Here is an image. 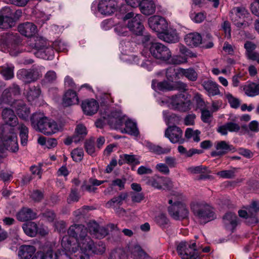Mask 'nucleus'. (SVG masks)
Returning <instances> with one entry per match:
<instances>
[{
	"label": "nucleus",
	"mask_w": 259,
	"mask_h": 259,
	"mask_svg": "<svg viewBox=\"0 0 259 259\" xmlns=\"http://www.w3.org/2000/svg\"><path fill=\"white\" fill-rule=\"evenodd\" d=\"M68 234L71 242L72 239H75L76 244H74L79 250L88 252L90 251L94 245V241L88 235L87 228L84 225L74 224L71 226L68 230Z\"/></svg>",
	"instance_id": "1"
},
{
	"label": "nucleus",
	"mask_w": 259,
	"mask_h": 259,
	"mask_svg": "<svg viewBox=\"0 0 259 259\" xmlns=\"http://www.w3.org/2000/svg\"><path fill=\"white\" fill-rule=\"evenodd\" d=\"M31 126L45 135H52L61 130V126L54 120L49 118L41 113H34L30 117Z\"/></svg>",
	"instance_id": "2"
},
{
	"label": "nucleus",
	"mask_w": 259,
	"mask_h": 259,
	"mask_svg": "<svg viewBox=\"0 0 259 259\" xmlns=\"http://www.w3.org/2000/svg\"><path fill=\"white\" fill-rule=\"evenodd\" d=\"M187 198L182 193L175 192L169 199L168 212L176 220H183L188 218L189 210L186 203Z\"/></svg>",
	"instance_id": "3"
},
{
	"label": "nucleus",
	"mask_w": 259,
	"mask_h": 259,
	"mask_svg": "<svg viewBox=\"0 0 259 259\" xmlns=\"http://www.w3.org/2000/svg\"><path fill=\"white\" fill-rule=\"evenodd\" d=\"M190 208L194 215L201 224H205L216 218L213 208L203 202H192Z\"/></svg>",
	"instance_id": "4"
},
{
	"label": "nucleus",
	"mask_w": 259,
	"mask_h": 259,
	"mask_svg": "<svg viewBox=\"0 0 259 259\" xmlns=\"http://www.w3.org/2000/svg\"><path fill=\"white\" fill-rule=\"evenodd\" d=\"M201 247L195 242L182 241L178 244L177 251L182 259H200Z\"/></svg>",
	"instance_id": "5"
},
{
	"label": "nucleus",
	"mask_w": 259,
	"mask_h": 259,
	"mask_svg": "<svg viewBox=\"0 0 259 259\" xmlns=\"http://www.w3.org/2000/svg\"><path fill=\"white\" fill-rule=\"evenodd\" d=\"M167 102L172 109L186 112L191 109L192 102L189 95L187 93H181L169 98Z\"/></svg>",
	"instance_id": "6"
},
{
	"label": "nucleus",
	"mask_w": 259,
	"mask_h": 259,
	"mask_svg": "<svg viewBox=\"0 0 259 259\" xmlns=\"http://www.w3.org/2000/svg\"><path fill=\"white\" fill-rule=\"evenodd\" d=\"M142 16L140 14H136L133 12L127 13L123 21L126 24L129 30L136 35H142L144 27L142 23Z\"/></svg>",
	"instance_id": "7"
},
{
	"label": "nucleus",
	"mask_w": 259,
	"mask_h": 259,
	"mask_svg": "<svg viewBox=\"0 0 259 259\" xmlns=\"http://www.w3.org/2000/svg\"><path fill=\"white\" fill-rule=\"evenodd\" d=\"M230 17L234 24L239 28L248 26L251 23L249 13L243 7H236L233 9Z\"/></svg>",
	"instance_id": "8"
},
{
	"label": "nucleus",
	"mask_w": 259,
	"mask_h": 259,
	"mask_svg": "<svg viewBox=\"0 0 259 259\" xmlns=\"http://www.w3.org/2000/svg\"><path fill=\"white\" fill-rule=\"evenodd\" d=\"M61 246L65 251L71 253L70 259H90L89 252L79 250L75 244L71 243L70 238L67 235L62 237Z\"/></svg>",
	"instance_id": "9"
},
{
	"label": "nucleus",
	"mask_w": 259,
	"mask_h": 259,
	"mask_svg": "<svg viewBox=\"0 0 259 259\" xmlns=\"http://www.w3.org/2000/svg\"><path fill=\"white\" fill-rule=\"evenodd\" d=\"M244 208L245 209L238 211L239 215L241 218H245L249 225L256 224L258 222L257 212L259 211V202L254 201L250 206Z\"/></svg>",
	"instance_id": "10"
},
{
	"label": "nucleus",
	"mask_w": 259,
	"mask_h": 259,
	"mask_svg": "<svg viewBox=\"0 0 259 259\" xmlns=\"http://www.w3.org/2000/svg\"><path fill=\"white\" fill-rule=\"evenodd\" d=\"M8 132L4 130L2 134V141L6 149L13 152L19 149L17 137L13 127L8 129Z\"/></svg>",
	"instance_id": "11"
},
{
	"label": "nucleus",
	"mask_w": 259,
	"mask_h": 259,
	"mask_svg": "<svg viewBox=\"0 0 259 259\" xmlns=\"http://www.w3.org/2000/svg\"><path fill=\"white\" fill-rule=\"evenodd\" d=\"M150 52L154 58L163 61L169 60L171 56L169 49L159 42L152 43L150 48Z\"/></svg>",
	"instance_id": "12"
},
{
	"label": "nucleus",
	"mask_w": 259,
	"mask_h": 259,
	"mask_svg": "<svg viewBox=\"0 0 259 259\" xmlns=\"http://www.w3.org/2000/svg\"><path fill=\"white\" fill-rule=\"evenodd\" d=\"M40 68L33 67L31 69H22L17 72V77L25 83H30L37 80L40 76Z\"/></svg>",
	"instance_id": "13"
},
{
	"label": "nucleus",
	"mask_w": 259,
	"mask_h": 259,
	"mask_svg": "<svg viewBox=\"0 0 259 259\" xmlns=\"http://www.w3.org/2000/svg\"><path fill=\"white\" fill-rule=\"evenodd\" d=\"M148 25L152 30L157 32V35L165 30L168 26L166 20L158 15L150 17L148 19Z\"/></svg>",
	"instance_id": "14"
},
{
	"label": "nucleus",
	"mask_w": 259,
	"mask_h": 259,
	"mask_svg": "<svg viewBox=\"0 0 259 259\" xmlns=\"http://www.w3.org/2000/svg\"><path fill=\"white\" fill-rule=\"evenodd\" d=\"M165 137L174 144H182L184 143L185 139L183 138V131L177 126H169L165 131Z\"/></svg>",
	"instance_id": "15"
},
{
	"label": "nucleus",
	"mask_w": 259,
	"mask_h": 259,
	"mask_svg": "<svg viewBox=\"0 0 259 259\" xmlns=\"http://www.w3.org/2000/svg\"><path fill=\"white\" fill-rule=\"evenodd\" d=\"M146 180L147 185L159 190L161 189L163 186L167 187H170L172 186V182L170 179L158 175L148 177Z\"/></svg>",
	"instance_id": "16"
},
{
	"label": "nucleus",
	"mask_w": 259,
	"mask_h": 259,
	"mask_svg": "<svg viewBox=\"0 0 259 259\" xmlns=\"http://www.w3.org/2000/svg\"><path fill=\"white\" fill-rule=\"evenodd\" d=\"M117 2L116 0H101L98 6V9L102 14L110 15L117 10Z\"/></svg>",
	"instance_id": "17"
},
{
	"label": "nucleus",
	"mask_w": 259,
	"mask_h": 259,
	"mask_svg": "<svg viewBox=\"0 0 259 259\" xmlns=\"http://www.w3.org/2000/svg\"><path fill=\"white\" fill-rule=\"evenodd\" d=\"M87 228V231L88 230L90 234L96 238H103L108 234L107 229L103 227H100L99 225L94 221L88 223Z\"/></svg>",
	"instance_id": "18"
},
{
	"label": "nucleus",
	"mask_w": 259,
	"mask_h": 259,
	"mask_svg": "<svg viewBox=\"0 0 259 259\" xmlns=\"http://www.w3.org/2000/svg\"><path fill=\"white\" fill-rule=\"evenodd\" d=\"M14 14L10 9L6 8L0 12V28L6 29L14 25Z\"/></svg>",
	"instance_id": "19"
},
{
	"label": "nucleus",
	"mask_w": 259,
	"mask_h": 259,
	"mask_svg": "<svg viewBox=\"0 0 259 259\" xmlns=\"http://www.w3.org/2000/svg\"><path fill=\"white\" fill-rule=\"evenodd\" d=\"M128 197V194L127 193H121L118 196L114 197L109 201H108L105 206L107 208H113L115 211V212L119 214L120 213H124L125 212V210L122 208L117 207V206H120L122 205L123 201L125 200Z\"/></svg>",
	"instance_id": "20"
},
{
	"label": "nucleus",
	"mask_w": 259,
	"mask_h": 259,
	"mask_svg": "<svg viewBox=\"0 0 259 259\" xmlns=\"http://www.w3.org/2000/svg\"><path fill=\"white\" fill-rule=\"evenodd\" d=\"M20 94V91L19 86L16 84H13L12 87L3 92L1 98V103L10 104L12 99Z\"/></svg>",
	"instance_id": "21"
},
{
	"label": "nucleus",
	"mask_w": 259,
	"mask_h": 259,
	"mask_svg": "<svg viewBox=\"0 0 259 259\" xmlns=\"http://www.w3.org/2000/svg\"><path fill=\"white\" fill-rule=\"evenodd\" d=\"M158 37L168 43H175L179 40V37L175 29L167 27L162 33L158 34Z\"/></svg>",
	"instance_id": "22"
},
{
	"label": "nucleus",
	"mask_w": 259,
	"mask_h": 259,
	"mask_svg": "<svg viewBox=\"0 0 259 259\" xmlns=\"http://www.w3.org/2000/svg\"><path fill=\"white\" fill-rule=\"evenodd\" d=\"M2 117L6 124L9 125L6 127L7 130L5 128L6 131H8V129L10 127L15 126L18 123V119L14 111L10 109L5 108L3 110Z\"/></svg>",
	"instance_id": "23"
},
{
	"label": "nucleus",
	"mask_w": 259,
	"mask_h": 259,
	"mask_svg": "<svg viewBox=\"0 0 259 259\" xmlns=\"http://www.w3.org/2000/svg\"><path fill=\"white\" fill-rule=\"evenodd\" d=\"M223 222L225 228L233 232L238 224V219L235 213L228 212L223 217Z\"/></svg>",
	"instance_id": "24"
},
{
	"label": "nucleus",
	"mask_w": 259,
	"mask_h": 259,
	"mask_svg": "<svg viewBox=\"0 0 259 259\" xmlns=\"http://www.w3.org/2000/svg\"><path fill=\"white\" fill-rule=\"evenodd\" d=\"M81 108L85 114L92 115L97 112L99 104L94 99L87 100L82 102Z\"/></svg>",
	"instance_id": "25"
},
{
	"label": "nucleus",
	"mask_w": 259,
	"mask_h": 259,
	"mask_svg": "<svg viewBox=\"0 0 259 259\" xmlns=\"http://www.w3.org/2000/svg\"><path fill=\"white\" fill-rule=\"evenodd\" d=\"M202 85L207 93L208 96H214L220 95L221 92L219 89V85L211 80L204 81Z\"/></svg>",
	"instance_id": "26"
},
{
	"label": "nucleus",
	"mask_w": 259,
	"mask_h": 259,
	"mask_svg": "<svg viewBox=\"0 0 259 259\" xmlns=\"http://www.w3.org/2000/svg\"><path fill=\"white\" fill-rule=\"evenodd\" d=\"M13 107L15 108L17 114L19 117L23 120L28 119L30 114V110L22 101H17L13 103Z\"/></svg>",
	"instance_id": "27"
},
{
	"label": "nucleus",
	"mask_w": 259,
	"mask_h": 259,
	"mask_svg": "<svg viewBox=\"0 0 259 259\" xmlns=\"http://www.w3.org/2000/svg\"><path fill=\"white\" fill-rule=\"evenodd\" d=\"M18 31L22 35L27 37L33 36L36 32V26L31 22L21 24L18 26Z\"/></svg>",
	"instance_id": "28"
},
{
	"label": "nucleus",
	"mask_w": 259,
	"mask_h": 259,
	"mask_svg": "<svg viewBox=\"0 0 259 259\" xmlns=\"http://www.w3.org/2000/svg\"><path fill=\"white\" fill-rule=\"evenodd\" d=\"M217 151L212 152V156H221L233 149V146L225 141L218 142L215 146Z\"/></svg>",
	"instance_id": "29"
},
{
	"label": "nucleus",
	"mask_w": 259,
	"mask_h": 259,
	"mask_svg": "<svg viewBox=\"0 0 259 259\" xmlns=\"http://www.w3.org/2000/svg\"><path fill=\"white\" fill-rule=\"evenodd\" d=\"M240 130V126L234 122H228L224 125L220 126L217 131L222 135H227L228 132H238Z\"/></svg>",
	"instance_id": "30"
},
{
	"label": "nucleus",
	"mask_w": 259,
	"mask_h": 259,
	"mask_svg": "<svg viewBox=\"0 0 259 259\" xmlns=\"http://www.w3.org/2000/svg\"><path fill=\"white\" fill-rule=\"evenodd\" d=\"M105 119L107 120V124L112 128H118L122 125V119L118 112H112L111 115H106Z\"/></svg>",
	"instance_id": "31"
},
{
	"label": "nucleus",
	"mask_w": 259,
	"mask_h": 259,
	"mask_svg": "<svg viewBox=\"0 0 259 259\" xmlns=\"http://www.w3.org/2000/svg\"><path fill=\"white\" fill-rule=\"evenodd\" d=\"M35 248L32 245H21L18 250V256L21 259H29L35 253Z\"/></svg>",
	"instance_id": "32"
},
{
	"label": "nucleus",
	"mask_w": 259,
	"mask_h": 259,
	"mask_svg": "<svg viewBox=\"0 0 259 259\" xmlns=\"http://www.w3.org/2000/svg\"><path fill=\"white\" fill-rule=\"evenodd\" d=\"M142 13L145 15H150L155 11V6L152 0H142L139 6Z\"/></svg>",
	"instance_id": "33"
},
{
	"label": "nucleus",
	"mask_w": 259,
	"mask_h": 259,
	"mask_svg": "<svg viewBox=\"0 0 259 259\" xmlns=\"http://www.w3.org/2000/svg\"><path fill=\"white\" fill-rule=\"evenodd\" d=\"M78 102L79 99L75 92L69 90L65 93L63 100V106H69L77 104Z\"/></svg>",
	"instance_id": "34"
},
{
	"label": "nucleus",
	"mask_w": 259,
	"mask_h": 259,
	"mask_svg": "<svg viewBox=\"0 0 259 259\" xmlns=\"http://www.w3.org/2000/svg\"><path fill=\"white\" fill-rule=\"evenodd\" d=\"M36 215V213L31 209L24 207L17 213V218L21 222H25L34 219Z\"/></svg>",
	"instance_id": "35"
},
{
	"label": "nucleus",
	"mask_w": 259,
	"mask_h": 259,
	"mask_svg": "<svg viewBox=\"0 0 259 259\" xmlns=\"http://www.w3.org/2000/svg\"><path fill=\"white\" fill-rule=\"evenodd\" d=\"M185 41L190 47H197L201 43L202 37L198 33H190L185 36Z\"/></svg>",
	"instance_id": "36"
},
{
	"label": "nucleus",
	"mask_w": 259,
	"mask_h": 259,
	"mask_svg": "<svg viewBox=\"0 0 259 259\" xmlns=\"http://www.w3.org/2000/svg\"><path fill=\"white\" fill-rule=\"evenodd\" d=\"M132 257L134 259H153L147 254L140 245H137L130 249Z\"/></svg>",
	"instance_id": "37"
},
{
	"label": "nucleus",
	"mask_w": 259,
	"mask_h": 259,
	"mask_svg": "<svg viewBox=\"0 0 259 259\" xmlns=\"http://www.w3.org/2000/svg\"><path fill=\"white\" fill-rule=\"evenodd\" d=\"M53 47H47L46 46L44 49L34 53L35 56L45 60H52L54 56V50Z\"/></svg>",
	"instance_id": "38"
},
{
	"label": "nucleus",
	"mask_w": 259,
	"mask_h": 259,
	"mask_svg": "<svg viewBox=\"0 0 259 259\" xmlns=\"http://www.w3.org/2000/svg\"><path fill=\"white\" fill-rule=\"evenodd\" d=\"M177 73L180 75L186 77L188 80L195 81L198 78V74L195 70L192 68L184 69L179 68L177 69Z\"/></svg>",
	"instance_id": "39"
},
{
	"label": "nucleus",
	"mask_w": 259,
	"mask_h": 259,
	"mask_svg": "<svg viewBox=\"0 0 259 259\" xmlns=\"http://www.w3.org/2000/svg\"><path fill=\"white\" fill-rule=\"evenodd\" d=\"M14 66L12 64H6L0 67V73L6 80L12 79L14 76Z\"/></svg>",
	"instance_id": "40"
},
{
	"label": "nucleus",
	"mask_w": 259,
	"mask_h": 259,
	"mask_svg": "<svg viewBox=\"0 0 259 259\" xmlns=\"http://www.w3.org/2000/svg\"><path fill=\"white\" fill-rule=\"evenodd\" d=\"M24 233L30 237H34L38 232L37 224L33 222H29L24 224L22 226Z\"/></svg>",
	"instance_id": "41"
},
{
	"label": "nucleus",
	"mask_w": 259,
	"mask_h": 259,
	"mask_svg": "<svg viewBox=\"0 0 259 259\" xmlns=\"http://www.w3.org/2000/svg\"><path fill=\"white\" fill-rule=\"evenodd\" d=\"M148 148L151 152L158 155L167 154L171 151V147L167 145L162 147L159 145L150 143L148 145Z\"/></svg>",
	"instance_id": "42"
},
{
	"label": "nucleus",
	"mask_w": 259,
	"mask_h": 259,
	"mask_svg": "<svg viewBox=\"0 0 259 259\" xmlns=\"http://www.w3.org/2000/svg\"><path fill=\"white\" fill-rule=\"evenodd\" d=\"M243 90L245 94L249 97H254L259 95V83H249L245 85Z\"/></svg>",
	"instance_id": "43"
},
{
	"label": "nucleus",
	"mask_w": 259,
	"mask_h": 259,
	"mask_svg": "<svg viewBox=\"0 0 259 259\" xmlns=\"http://www.w3.org/2000/svg\"><path fill=\"white\" fill-rule=\"evenodd\" d=\"M40 94V90L38 87L30 86L26 92V96L30 102L38 98Z\"/></svg>",
	"instance_id": "44"
},
{
	"label": "nucleus",
	"mask_w": 259,
	"mask_h": 259,
	"mask_svg": "<svg viewBox=\"0 0 259 259\" xmlns=\"http://www.w3.org/2000/svg\"><path fill=\"white\" fill-rule=\"evenodd\" d=\"M120 157L121 159L118 160V164L120 165H122L125 161L127 163L134 165H138L140 163L139 160L134 155L122 154Z\"/></svg>",
	"instance_id": "45"
},
{
	"label": "nucleus",
	"mask_w": 259,
	"mask_h": 259,
	"mask_svg": "<svg viewBox=\"0 0 259 259\" xmlns=\"http://www.w3.org/2000/svg\"><path fill=\"white\" fill-rule=\"evenodd\" d=\"M18 130H19L21 144L23 146H25L28 141V128L24 124H20L19 125Z\"/></svg>",
	"instance_id": "46"
},
{
	"label": "nucleus",
	"mask_w": 259,
	"mask_h": 259,
	"mask_svg": "<svg viewBox=\"0 0 259 259\" xmlns=\"http://www.w3.org/2000/svg\"><path fill=\"white\" fill-rule=\"evenodd\" d=\"M125 127L124 130L125 133L132 135H137L139 132L137 127L136 123L131 120H127L125 123Z\"/></svg>",
	"instance_id": "47"
},
{
	"label": "nucleus",
	"mask_w": 259,
	"mask_h": 259,
	"mask_svg": "<svg viewBox=\"0 0 259 259\" xmlns=\"http://www.w3.org/2000/svg\"><path fill=\"white\" fill-rule=\"evenodd\" d=\"M237 168L232 167L229 170H224L219 171L217 173L218 176L223 179H233L235 178Z\"/></svg>",
	"instance_id": "48"
},
{
	"label": "nucleus",
	"mask_w": 259,
	"mask_h": 259,
	"mask_svg": "<svg viewBox=\"0 0 259 259\" xmlns=\"http://www.w3.org/2000/svg\"><path fill=\"white\" fill-rule=\"evenodd\" d=\"M200 133L199 130L194 131L191 128H187L185 131V136L188 139L192 138L194 142H198L200 140Z\"/></svg>",
	"instance_id": "49"
},
{
	"label": "nucleus",
	"mask_w": 259,
	"mask_h": 259,
	"mask_svg": "<svg viewBox=\"0 0 259 259\" xmlns=\"http://www.w3.org/2000/svg\"><path fill=\"white\" fill-rule=\"evenodd\" d=\"M87 135V130L85 126L82 124H78L75 128L74 138L79 139V140L80 141L84 139Z\"/></svg>",
	"instance_id": "50"
},
{
	"label": "nucleus",
	"mask_w": 259,
	"mask_h": 259,
	"mask_svg": "<svg viewBox=\"0 0 259 259\" xmlns=\"http://www.w3.org/2000/svg\"><path fill=\"white\" fill-rule=\"evenodd\" d=\"M108 259H128V257L122 249L118 248L111 252Z\"/></svg>",
	"instance_id": "51"
},
{
	"label": "nucleus",
	"mask_w": 259,
	"mask_h": 259,
	"mask_svg": "<svg viewBox=\"0 0 259 259\" xmlns=\"http://www.w3.org/2000/svg\"><path fill=\"white\" fill-rule=\"evenodd\" d=\"M32 259H57V255L54 254L52 250H49L46 253L39 252H37L36 255Z\"/></svg>",
	"instance_id": "52"
},
{
	"label": "nucleus",
	"mask_w": 259,
	"mask_h": 259,
	"mask_svg": "<svg viewBox=\"0 0 259 259\" xmlns=\"http://www.w3.org/2000/svg\"><path fill=\"white\" fill-rule=\"evenodd\" d=\"M126 24L123 21V23H118L115 25L114 31L119 36H127L129 34V31L127 30Z\"/></svg>",
	"instance_id": "53"
},
{
	"label": "nucleus",
	"mask_w": 259,
	"mask_h": 259,
	"mask_svg": "<svg viewBox=\"0 0 259 259\" xmlns=\"http://www.w3.org/2000/svg\"><path fill=\"white\" fill-rule=\"evenodd\" d=\"M106 246L104 242L102 241H99L96 244L94 243L92 248L90 251L97 254H102L105 252Z\"/></svg>",
	"instance_id": "54"
},
{
	"label": "nucleus",
	"mask_w": 259,
	"mask_h": 259,
	"mask_svg": "<svg viewBox=\"0 0 259 259\" xmlns=\"http://www.w3.org/2000/svg\"><path fill=\"white\" fill-rule=\"evenodd\" d=\"M83 150L81 148L74 149L71 153V157L75 161H80L83 157Z\"/></svg>",
	"instance_id": "55"
},
{
	"label": "nucleus",
	"mask_w": 259,
	"mask_h": 259,
	"mask_svg": "<svg viewBox=\"0 0 259 259\" xmlns=\"http://www.w3.org/2000/svg\"><path fill=\"white\" fill-rule=\"evenodd\" d=\"M33 39L35 43L32 46L36 50V52L43 50L46 46V42L44 39L38 37H33Z\"/></svg>",
	"instance_id": "56"
},
{
	"label": "nucleus",
	"mask_w": 259,
	"mask_h": 259,
	"mask_svg": "<svg viewBox=\"0 0 259 259\" xmlns=\"http://www.w3.org/2000/svg\"><path fill=\"white\" fill-rule=\"evenodd\" d=\"M187 62V57L181 55L174 56L172 57H171L169 61L170 63L175 65H180L186 63Z\"/></svg>",
	"instance_id": "57"
},
{
	"label": "nucleus",
	"mask_w": 259,
	"mask_h": 259,
	"mask_svg": "<svg viewBox=\"0 0 259 259\" xmlns=\"http://www.w3.org/2000/svg\"><path fill=\"white\" fill-rule=\"evenodd\" d=\"M155 221L159 226L164 228L168 224L169 220L165 214L161 213L155 218Z\"/></svg>",
	"instance_id": "58"
},
{
	"label": "nucleus",
	"mask_w": 259,
	"mask_h": 259,
	"mask_svg": "<svg viewBox=\"0 0 259 259\" xmlns=\"http://www.w3.org/2000/svg\"><path fill=\"white\" fill-rule=\"evenodd\" d=\"M212 113L206 109H201V118L203 122L209 123L211 121Z\"/></svg>",
	"instance_id": "59"
},
{
	"label": "nucleus",
	"mask_w": 259,
	"mask_h": 259,
	"mask_svg": "<svg viewBox=\"0 0 259 259\" xmlns=\"http://www.w3.org/2000/svg\"><path fill=\"white\" fill-rule=\"evenodd\" d=\"M225 96L231 107L237 108L239 106L240 102L238 99L234 97L230 93H227Z\"/></svg>",
	"instance_id": "60"
},
{
	"label": "nucleus",
	"mask_w": 259,
	"mask_h": 259,
	"mask_svg": "<svg viewBox=\"0 0 259 259\" xmlns=\"http://www.w3.org/2000/svg\"><path fill=\"white\" fill-rule=\"evenodd\" d=\"M157 89L159 91H170L174 90V87L168 82L163 81L159 82L157 83Z\"/></svg>",
	"instance_id": "61"
},
{
	"label": "nucleus",
	"mask_w": 259,
	"mask_h": 259,
	"mask_svg": "<svg viewBox=\"0 0 259 259\" xmlns=\"http://www.w3.org/2000/svg\"><path fill=\"white\" fill-rule=\"evenodd\" d=\"M126 182L125 179H116L112 181L110 185V188L111 189L112 187L117 186L119 190L124 189V185Z\"/></svg>",
	"instance_id": "62"
},
{
	"label": "nucleus",
	"mask_w": 259,
	"mask_h": 259,
	"mask_svg": "<svg viewBox=\"0 0 259 259\" xmlns=\"http://www.w3.org/2000/svg\"><path fill=\"white\" fill-rule=\"evenodd\" d=\"M155 169L164 175H168L170 172L168 166L165 163H159L157 164L155 166Z\"/></svg>",
	"instance_id": "63"
},
{
	"label": "nucleus",
	"mask_w": 259,
	"mask_h": 259,
	"mask_svg": "<svg viewBox=\"0 0 259 259\" xmlns=\"http://www.w3.org/2000/svg\"><path fill=\"white\" fill-rule=\"evenodd\" d=\"M8 52H9L10 54L13 56H16L18 55L20 53L19 46L16 43L11 41Z\"/></svg>",
	"instance_id": "64"
}]
</instances>
